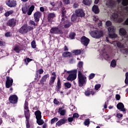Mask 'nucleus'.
Segmentation results:
<instances>
[{
    "label": "nucleus",
    "instance_id": "1",
    "mask_svg": "<svg viewBox=\"0 0 128 128\" xmlns=\"http://www.w3.org/2000/svg\"><path fill=\"white\" fill-rule=\"evenodd\" d=\"M83 64L84 63L82 62H80L78 65V68H80V70H78V86L80 88L84 86L86 84V77L82 74L84 71V68H82Z\"/></svg>",
    "mask_w": 128,
    "mask_h": 128
},
{
    "label": "nucleus",
    "instance_id": "2",
    "mask_svg": "<svg viewBox=\"0 0 128 128\" xmlns=\"http://www.w3.org/2000/svg\"><path fill=\"white\" fill-rule=\"evenodd\" d=\"M110 19L116 22H122L124 20V14L121 11H115L110 16Z\"/></svg>",
    "mask_w": 128,
    "mask_h": 128
},
{
    "label": "nucleus",
    "instance_id": "3",
    "mask_svg": "<svg viewBox=\"0 0 128 128\" xmlns=\"http://www.w3.org/2000/svg\"><path fill=\"white\" fill-rule=\"evenodd\" d=\"M64 72H66V74H69L66 78L67 80L72 82L76 78V74L78 72V70H74L69 71L64 70Z\"/></svg>",
    "mask_w": 128,
    "mask_h": 128
},
{
    "label": "nucleus",
    "instance_id": "4",
    "mask_svg": "<svg viewBox=\"0 0 128 128\" xmlns=\"http://www.w3.org/2000/svg\"><path fill=\"white\" fill-rule=\"evenodd\" d=\"M34 10V5L31 6L29 8V10L28 8L26 6H24L22 8V12L23 14H26L27 13L28 16H30Z\"/></svg>",
    "mask_w": 128,
    "mask_h": 128
},
{
    "label": "nucleus",
    "instance_id": "5",
    "mask_svg": "<svg viewBox=\"0 0 128 128\" xmlns=\"http://www.w3.org/2000/svg\"><path fill=\"white\" fill-rule=\"evenodd\" d=\"M28 104L26 101L25 102L24 105V112L26 120H30V110H28Z\"/></svg>",
    "mask_w": 128,
    "mask_h": 128
},
{
    "label": "nucleus",
    "instance_id": "6",
    "mask_svg": "<svg viewBox=\"0 0 128 128\" xmlns=\"http://www.w3.org/2000/svg\"><path fill=\"white\" fill-rule=\"evenodd\" d=\"M90 36L92 38H100L101 36H102L104 33L102 31L96 30L90 33Z\"/></svg>",
    "mask_w": 128,
    "mask_h": 128
},
{
    "label": "nucleus",
    "instance_id": "7",
    "mask_svg": "<svg viewBox=\"0 0 128 128\" xmlns=\"http://www.w3.org/2000/svg\"><path fill=\"white\" fill-rule=\"evenodd\" d=\"M114 30H116L114 29V27L113 26H110L108 28V31L109 32V37H110V38H114L118 37V35L114 33Z\"/></svg>",
    "mask_w": 128,
    "mask_h": 128
},
{
    "label": "nucleus",
    "instance_id": "8",
    "mask_svg": "<svg viewBox=\"0 0 128 128\" xmlns=\"http://www.w3.org/2000/svg\"><path fill=\"white\" fill-rule=\"evenodd\" d=\"M71 24L68 21H66L64 18H62V22H60L61 26H64L66 28L70 26Z\"/></svg>",
    "mask_w": 128,
    "mask_h": 128
},
{
    "label": "nucleus",
    "instance_id": "9",
    "mask_svg": "<svg viewBox=\"0 0 128 128\" xmlns=\"http://www.w3.org/2000/svg\"><path fill=\"white\" fill-rule=\"evenodd\" d=\"M81 42L84 46H88V44H90V39L85 36H83L81 38Z\"/></svg>",
    "mask_w": 128,
    "mask_h": 128
},
{
    "label": "nucleus",
    "instance_id": "10",
    "mask_svg": "<svg viewBox=\"0 0 128 128\" xmlns=\"http://www.w3.org/2000/svg\"><path fill=\"white\" fill-rule=\"evenodd\" d=\"M6 4L10 8H14L16 6V1L14 0H8L6 2Z\"/></svg>",
    "mask_w": 128,
    "mask_h": 128
},
{
    "label": "nucleus",
    "instance_id": "11",
    "mask_svg": "<svg viewBox=\"0 0 128 128\" xmlns=\"http://www.w3.org/2000/svg\"><path fill=\"white\" fill-rule=\"evenodd\" d=\"M12 82H14V80L8 76L6 77V88H10L12 86Z\"/></svg>",
    "mask_w": 128,
    "mask_h": 128
},
{
    "label": "nucleus",
    "instance_id": "12",
    "mask_svg": "<svg viewBox=\"0 0 128 128\" xmlns=\"http://www.w3.org/2000/svg\"><path fill=\"white\" fill-rule=\"evenodd\" d=\"M117 108H118L120 112H122L124 114H126V110L124 108V104L119 102L116 106Z\"/></svg>",
    "mask_w": 128,
    "mask_h": 128
},
{
    "label": "nucleus",
    "instance_id": "13",
    "mask_svg": "<svg viewBox=\"0 0 128 128\" xmlns=\"http://www.w3.org/2000/svg\"><path fill=\"white\" fill-rule=\"evenodd\" d=\"M56 72H53L50 80V86H52V84H54V80H56Z\"/></svg>",
    "mask_w": 128,
    "mask_h": 128
},
{
    "label": "nucleus",
    "instance_id": "14",
    "mask_svg": "<svg viewBox=\"0 0 128 128\" xmlns=\"http://www.w3.org/2000/svg\"><path fill=\"white\" fill-rule=\"evenodd\" d=\"M76 14L77 16H80V18H84L85 16L84 12L82 9L76 10Z\"/></svg>",
    "mask_w": 128,
    "mask_h": 128
},
{
    "label": "nucleus",
    "instance_id": "15",
    "mask_svg": "<svg viewBox=\"0 0 128 128\" xmlns=\"http://www.w3.org/2000/svg\"><path fill=\"white\" fill-rule=\"evenodd\" d=\"M9 100L11 104H16L18 102V96L16 95L12 96L10 97Z\"/></svg>",
    "mask_w": 128,
    "mask_h": 128
},
{
    "label": "nucleus",
    "instance_id": "16",
    "mask_svg": "<svg viewBox=\"0 0 128 128\" xmlns=\"http://www.w3.org/2000/svg\"><path fill=\"white\" fill-rule=\"evenodd\" d=\"M51 34H62V32L58 29V28H52L50 30Z\"/></svg>",
    "mask_w": 128,
    "mask_h": 128
},
{
    "label": "nucleus",
    "instance_id": "17",
    "mask_svg": "<svg viewBox=\"0 0 128 128\" xmlns=\"http://www.w3.org/2000/svg\"><path fill=\"white\" fill-rule=\"evenodd\" d=\"M106 6H110L111 8H114L116 6V3L114 2V0H107L106 2Z\"/></svg>",
    "mask_w": 128,
    "mask_h": 128
},
{
    "label": "nucleus",
    "instance_id": "18",
    "mask_svg": "<svg viewBox=\"0 0 128 128\" xmlns=\"http://www.w3.org/2000/svg\"><path fill=\"white\" fill-rule=\"evenodd\" d=\"M28 32V26H24L20 29L19 32L20 34H26Z\"/></svg>",
    "mask_w": 128,
    "mask_h": 128
},
{
    "label": "nucleus",
    "instance_id": "19",
    "mask_svg": "<svg viewBox=\"0 0 128 128\" xmlns=\"http://www.w3.org/2000/svg\"><path fill=\"white\" fill-rule=\"evenodd\" d=\"M40 16H42V14L40 12H36L34 14V18L35 20V22H40Z\"/></svg>",
    "mask_w": 128,
    "mask_h": 128
},
{
    "label": "nucleus",
    "instance_id": "20",
    "mask_svg": "<svg viewBox=\"0 0 128 128\" xmlns=\"http://www.w3.org/2000/svg\"><path fill=\"white\" fill-rule=\"evenodd\" d=\"M16 24V20L14 18L9 20L7 22L8 26H14Z\"/></svg>",
    "mask_w": 128,
    "mask_h": 128
},
{
    "label": "nucleus",
    "instance_id": "21",
    "mask_svg": "<svg viewBox=\"0 0 128 128\" xmlns=\"http://www.w3.org/2000/svg\"><path fill=\"white\" fill-rule=\"evenodd\" d=\"M48 78H50V74H47L44 75L42 77V78L40 81V84L42 85L44 84V82L46 80V79Z\"/></svg>",
    "mask_w": 128,
    "mask_h": 128
},
{
    "label": "nucleus",
    "instance_id": "22",
    "mask_svg": "<svg viewBox=\"0 0 128 128\" xmlns=\"http://www.w3.org/2000/svg\"><path fill=\"white\" fill-rule=\"evenodd\" d=\"M112 44L116 46V44L118 48H124V45L120 42H118L116 41H114L112 42Z\"/></svg>",
    "mask_w": 128,
    "mask_h": 128
},
{
    "label": "nucleus",
    "instance_id": "23",
    "mask_svg": "<svg viewBox=\"0 0 128 128\" xmlns=\"http://www.w3.org/2000/svg\"><path fill=\"white\" fill-rule=\"evenodd\" d=\"M66 120H64V118L61 119L56 123V126H62V124H66Z\"/></svg>",
    "mask_w": 128,
    "mask_h": 128
},
{
    "label": "nucleus",
    "instance_id": "24",
    "mask_svg": "<svg viewBox=\"0 0 128 128\" xmlns=\"http://www.w3.org/2000/svg\"><path fill=\"white\" fill-rule=\"evenodd\" d=\"M34 114L36 116V120L38 118H42V112L40 110H37L35 112Z\"/></svg>",
    "mask_w": 128,
    "mask_h": 128
},
{
    "label": "nucleus",
    "instance_id": "25",
    "mask_svg": "<svg viewBox=\"0 0 128 128\" xmlns=\"http://www.w3.org/2000/svg\"><path fill=\"white\" fill-rule=\"evenodd\" d=\"M92 10L94 12V14H98L100 12V10L98 9V7L97 6L94 5L92 8Z\"/></svg>",
    "mask_w": 128,
    "mask_h": 128
},
{
    "label": "nucleus",
    "instance_id": "26",
    "mask_svg": "<svg viewBox=\"0 0 128 128\" xmlns=\"http://www.w3.org/2000/svg\"><path fill=\"white\" fill-rule=\"evenodd\" d=\"M21 48H20V46L18 45H16L14 46V47L13 48V50H14V52H20L21 50Z\"/></svg>",
    "mask_w": 128,
    "mask_h": 128
},
{
    "label": "nucleus",
    "instance_id": "27",
    "mask_svg": "<svg viewBox=\"0 0 128 128\" xmlns=\"http://www.w3.org/2000/svg\"><path fill=\"white\" fill-rule=\"evenodd\" d=\"M58 112L60 114V116H64V114H66V111L65 110H62V108H60L58 109Z\"/></svg>",
    "mask_w": 128,
    "mask_h": 128
},
{
    "label": "nucleus",
    "instance_id": "28",
    "mask_svg": "<svg viewBox=\"0 0 128 128\" xmlns=\"http://www.w3.org/2000/svg\"><path fill=\"white\" fill-rule=\"evenodd\" d=\"M85 96H89L90 94H94V92H92V90H87L85 92Z\"/></svg>",
    "mask_w": 128,
    "mask_h": 128
},
{
    "label": "nucleus",
    "instance_id": "29",
    "mask_svg": "<svg viewBox=\"0 0 128 128\" xmlns=\"http://www.w3.org/2000/svg\"><path fill=\"white\" fill-rule=\"evenodd\" d=\"M101 52H103V54H102V56H103L104 57L105 60H108V58H110V56L108 54L104 52L103 50H101Z\"/></svg>",
    "mask_w": 128,
    "mask_h": 128
},
{
    "label": "nucleus",
    "instance_id": "30",
    "mask_svg": "<svg viewBox=\"0 0 128 128\" xmlns=\"http://www.w3.org/2000/svg\"><path fill=\"white\" fill-rule=\"evenodd\" d=\"M118 2H120L122 0H117ZM122 6H126L128 4V0H122Z\"/></svg>",
    "mask_w": 128,
    "mask_h": 128
},
{
    "label": "nucleus",
    "instance_id": "31",
    "mask_svg": "<svg viewBox=\"0 0 128 128\" xmlns=\"http://www.w3.org/2000/svg\"><path fill=\"white\" fill-rule=\"evenodd\" d=\"M56 17V14L54 13H50L48 14V20H50L52 18H54Z\"/></svg>",
    "mask_w": 128,
    "mask_h": 128
},
{
    "label": "nucleus",
    "instance_id": "32",
    "mask_svg": "<svg viewBox=\"0 0 128 128\" xmlns=\"http://www.w3.org/2000/svg\"><path fill=\"white\" fill-rule=\"evenodd\" d=\"M82 2L85 6H90L92 4V0H83Z\"/></svg>",
    "mask_w": 128,
    "mask_h": 128
},
{
    "label": "nucleus",
    "instance_id": "33",
    "mask_svg": "<svg viewBox=\"0 0 128 128\" xmlns=\"http://www.w3.org/2000/svg\"><path fill=\"white\" fill-rule=\"evenodd\" d=\"M120 34L122 36H125L126 34V31L124 28H121L120 30Z\"/></svg>",
    "mask_w": 128,
    "mask_h": 128
},
{
    "label": "nucleus",
    "instance_id": "34",
    "mask_svg": "<svg viewBox=\"0 0 128 128\" xmlns=\"http://www.w3.org/2000/svg\"><path fill=\"white\" fill-rule=\"evenodd\" d=\"M116 60H113L110 62V66L112 68H116Z\"/></svg>",
    "mask_w": 128,
    "mask_h": 128
},
{
    "label": "nucleus",
    "instance_id": "35",
    "mask_svg": "<svg viewBox=\"0 0 128 128\" xmlns=\"http://www.w3.org/2000/svg\"><path fill=\"white\" fill-rule=\"evenodd\" d=\"M62 56L64 58L70 56H72V53H70V52H65L63 53Z\"/></svg>",
    "mask_w": 128,
    "mask_h": 128
},
{
    "label": "nucleus",
    "instance_id": "36",
    "mask_svg": "<svg viewBox=\"0 0 128 128\" xmlns=\"http://www.w3.org/2000/svg\"><path fill=\"white\" fill-rule=\"evenodd\" d=\"M36 122H37V124H38L39 126H42V124H43L44 122L42 120V118L36 119Z\"/></svg>",
    "mask_w": 128,
    "mask_h": 128
},
{
    "label": "nucleus",
    "instance_id": "37",
    "mask_svg": "<svg viewBox=\"0 0 128 128\" xmlns=\"http://www.w3.org/2000/svg\"><path fill=\"white\" fill-rule=\"evenodd\" d=\"M80 52H82L81 50H75L74 51V54L76 56H78V54H80Z\"/></svg>",
    "mask_w": 128,
    "mask_h": 128
},
{
    "label": "nucleus",
    "instance_id": "38",
    "mask_svg": "<svg viewBox=\"0 0 128 128\" xmlns=\"http://www.w3.org/2000/svg\"><path fill=\"white\" fill-rule=\"evenodd\" d=\"M74 36H76V34L74 32H72L69 34V38L70 40H74Z\"/></svg>",
    "mask_w": 128,
    "mask_h": 128
},
{
    "label": "nucleus",
    "instance_id": "39",
    "mask_svg": "<svg viewBox=\"0 0 128 128\" xmlns=\"http://www.w3.org/2000/svg\"><path fill=\"white\" fill-rule=\"evenodd\" d=\"M64 86L67 88H70V87L72 86V84L69 82H66L64 84Z\"/></svg>",
    "mask_w": 128,
    "mask_h": 128
},
{
    "label": "nucleus",
    "instance_id": "40",
    "mask_svg": "<svg viewBox=\"0 0 128 128\" xmlns=\"http://www.w3.org/2000/svg\"><path fill=\"white\" fill-rule=\"evenodd\" d=\"M32 60L30 58H26L24 60V62L26 66H28V64L30 62H32Z\"/></svg>",
    "mask_w": 128,
    "mask_h": 128
},
{
    "label": "nucleus",
    "instance_id": "41",
    "mask_svg": "<svg viewBox=\"0 0 128 128\" xmlns=\"http://www.w3.org/2000/svg\"><path fill=\"white\" fill-rule=\"evenodd\" d=\"M13 12L14 11L12 10L8 11L6 13H5L4 15L6 16H10V14H12Z\"/></svg>",
    "mask_w": 128,
    "mask_h": 128
},
{
    "label": "nucleus",
    "instance_id": "42",
    "mask_svg": "<svg viewBox=\"0 0 128 128\" xmlns=\"http://www.w3.org/2000/svg\"><path fill=\"white\" fill-rule=\"evenodd\" d=\"M31 46L32 48H36V41L34 40L32 41L31 42Z\"/></svg>",
    "mask_w": 128,
    "mask_h": 128
},
{
    "label": "nucleus",
    "instance_id": "43",
    "mask_svg": "<svg viewBox=\"0 0 128 128\" xmlns=\"http://www.w3.org/2000/svg\"><path fill=\"white\" fill-rule=\"evenodd\" d=\"M58 118H54L52 119L51 120V124H54V122H58Z\"/></svg>",
    "mask_w": 128,
    "mask_h": 128
},
{
    "label": "nucleus",
    "instance_id": "44",
    "mask_svg": "<svg viewBox=\"0 0 128 128\" xmlns=\"http://www.w3.org/2000/svg\"><path fill=\"white\" fill-rule=\"evenodd\" d=\"M76 16H78L76 14L72 15V18H71V20H72V22H74V20H76Z\"/></svg>",
    "mask_w": 128,
    "mask_h": 128
},
{
    "label": "nucleus",
    "instance_id": "45",
    "mask_svg": "<svg viewBox=\"0 0 128 128\" xmlns=\"http://www.w3.org/2000/svg\"><path fill=\"white\" fill-rule=\"evenodd\" d=\"M125 84H128V72L126 74Z\"/></svg>",
    "mask_w": 128,
    "mask_h": 128
},
{
    "label": "nucleus",
    "instance_id": "46",
    "mask_svg": "<svg viewBox=\"0 0 128 128\" xmlns=\"http://www.w3.org/2000/svg\"><path fill=\"white\" fill-rule=\"evenodd\" d=\"M84 126H88L90 124V119H87L84 122Z\"/></svg>",
    "mask_w": 128,
    "mask_h": 128
},
{
    "label": "nucleus",
    "instance_id": "47",
    "mask_svg": "<svg viewBox=\"0 0 128 128\" xmlns=\"http://www.w3.org/2000/svg\"><path fill=\"white\" fill-rule=\"evenodd\" d=\"M95 76H96V74H93V73L90 74L89 76V79L90 80L92 79L93 78H94Z\"/></svg>",
    "mask_w": 128,
    "mask_h": 128
},
{
    "label": "nucleus",
    "instance_id": "48",
    "mask_svg": "<svg viewBox=\"0 0 128 128\" xmlns=\"http://www.w3.org/2000/svg\"><path fill=\"white\" fill-rule=\"evenodd\" d=\"M100 86H102L100 84H96L95 86V90H98V88H100Z\"/></svg>",
    "mask_w": 128,
    "mask_h": 128
},
{
    "label": "nucleus",
    "instance_id": "49",
    "mask_svg": "<svg viewBox=\"0 0 128 128\" xmlns=\"http://www.w3.org/2000/svg\"><path fill=\"white\" fill-rule=\"evenodd\" d=\"M66 8H62V12L63 16H64V14H66Z\"/></svg>",
    "mask_w": 128,
    "mask_h": 128
},
{
    "label": "nucleus",
    "instance_id": "50",
    "mask_svg": "<svg viewBox=\"0 0 128 128\" xmlns=\"http://www.w3.org/2000/svg\"><path fill=\"white\" fill-rule=\"evenodd\" d=\"M57 86H58V88H60L61 84L60 80V79H58V80Z\"/></svg>",
    "mask_w": 128,
    "mask_h": 128
},
{
    "label": "nucleus",
    "instance_id": "51",
    "mask_svg": "<svg viewBox=\"0 0 128 128\" xmlns=\"http://www.w3.org/2000/svg\"><path fill=\"white\" fill-rule=\"evenodd\" d=\"M106 26H110L112 25V22L110 20H108L106 22Z\"/></svg>",
    "mask_w": 128,
    "mask_h": 128
},
{
    "label": "nucleus",
    "instance_id": "52",
    "mask_svg": "<svg viewBox=\"0 0 128 128\" xmlns=\"http://www.w3.org/2000/svg\"><path fill=\"white\" fill-rule=\"evenodd\" d=\"M37 72H38V74H44V70L42 69H40L39 70H38L37 71Z\"/></svg>",
    "mask_w": 128,
    "mask_h": 128
},
{
    "label": "nucleus",
    "instance_id": "53",
    "mask_svg": "<svg viewBox=\"0 0 128 128\" xmlns=\"http://www.w3.org/2000/svg\"><path fill=\"white\" fill-rule=\"evenodd\" d=\"M29 24H32V26H36V22H34L32 20H30L29 22Z\"/></svg>",
    "mask_w": 128,
    "mask_h": 128
},
{
    "label": "nucleus",
    "instance_id": "54",
    "mask_svg": "<svg viewBox=\"0 0 128 128\" xmlns=\"http://www.w3.org/2000/svg\"><path fill=\"white\" fill-rule=\"evenodd\" d=\"M78 116H78V113H74L73 114V118H78Z\"/></svg>",
    "mask_w": 128,
    "mask_h": 128
},
{
    "label": "nucleus",
    "instance_id": "55",
    "mask_svg": "<svg viewBox=\"0 0 128 128\" xmlns=\"http://www.w3.org/2000/svg\"><path fill=\"white\" fill-rule=\"evenodd\" d=\"M116 116L118 118H122V114L118 113L116 114Z\"/></svg>",
    "mask_w": 128,
    "mask_h": 128
},
{
    "label": "nucleus",
    "instance_id": "56",
    "mask_svg": "<svg viewBox=\"0 0 128 128\" xmlns=\"http://www.w3.org/2000/svg\"><path fill=\"white\" fill-rule=\"evenodd\" d=\"M93 20L94 22H98V16H94Z\"/></svg>",
    "mask_w": 128,
    "mask_h": 128
},
{
    "label": "nucleus",
    "instance_id": "57",
    "mask_svg": "<svg viewBox=\"0 0 128 128\" xmlns=\"http://www.w3.org/2000/svg\"><path fill=\"white\" fill-rule=\"evenodd\" d=\"M26 128H30V122H28V120H26Z\"/></svg>",
    "mask_w": 128,
    "mask_h": 128
},
{
    "label": "nucleus",
    "instance_id": "58",
    "mask_svg": "<svg viewBox=\"0 0 128 128\" xmlns=\"http://www.w3.org/2000/svg\"><path fill=\"white\" fill-rule=\"evenodd\" d=\"M116 98L117 100H120V94H116Z\"/></svg>",
    "mask_w": 128,
    "mask_h": 128
},
{
    "label": "nucleus",
    "instance_id": "59",
    "mask_svg": "<svg viewBox=\"0 0 128 128\" xmlns=\"http://www.w3.org/2000/svg\"><path fill=\"white\" fill-rule=\"evenodd\" d=\"M63 2H64V4H70L69 0H64Z\"/></svg>",
    "mask_w": 128,
    "mask_h": 128
},
{
    "label": "nucleus",
    "instance_id": "60",
    "mask_svg": "<svg viewBox=\"0 0 128 128\" xmlns=\"http://www.w3.org/2000/svg\"><path fill=\"white\" fill-rule=\"evenodd\" d=\"M28 30H34V27L28 26Z\"/></svg>",
    "mask_w": 128,
    "mask_h": 128
},
{
    "label": "nucleus",
    "instance_id": "61",
    "mask_svg": "<svg viewBox=\"0 0 128 128\" xmlns=\"http://www.w3.org/2000/svg\"><path fill=\"white\" fill-rule=\"evenodd\" d=\"M54 103L55 104H58V100H56V98H54Z\"/></svg>",
    "mask_w": 128,
    "mask_h": 128
},
{
    "label": "nucleus",
    "instance_id": "62",
    "mask_svg": "<svg viewBox=\"0 0 128 128\" xmlns=\"http://www.w3.org/2000/svg\"><path fill=\"white\" fill-rule=\"evenodd\" d=\"M10 36V32H8L6 34H5V36H7V38Z\"/></svg>",
    "mask_w": 128,
    "mask_h": 128
},
{
    "label": "nucleus",
    "instance_id": "63",
    "mask_svg": "<svg viewBox=\"0 0 128 128\" xmlns=\"http://www.w3.org/2000/svg\"><path fill=\"white\" fill-rule=\"evenodd\" d=\"M74 120V118H68V122H72Z\"/></svg>",
    "mask_w": 128,
    "mask_h": 128
},
{
    "label": "nucleus",
    "instance_id": "64",
    "mask_svg": "<svg viewBox=\"0 0 128 128\" xmlns=\"http://www.w3.org/2000/svg\"><path fill=\"white\" fill-rule=\"evenodd\" d=\"M4 44H5L4 42L2 41H0V46H4Z\"/></svg>",
    "mask_w": 128,
    "mask_h": 128
}]
</instances>
